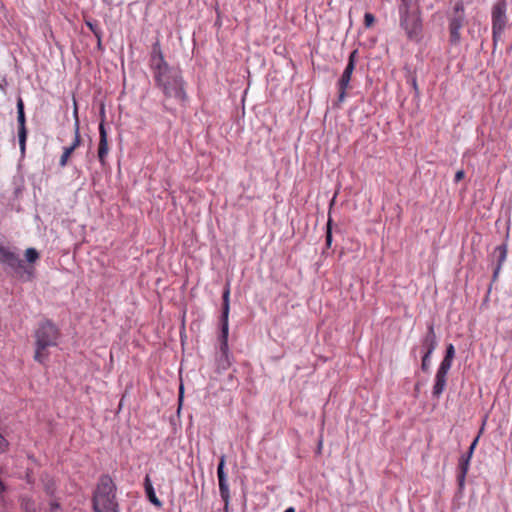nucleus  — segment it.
<instances>
[{
    "mask_svg": "<svg viewBox=\"0 0 512 512\" xmlns=\"http://www.w3.org/2000/svg\"><path fill=\"white\" fill-rule=\"evenodd\" d=\"M464 177H465V171L464 170H458L455 173V177H454L455 183L460 182L462 179H464Z\"/></svg>",
    "mask_w": 512,
    "mask_h": 512,
    "instance_id": "nucleus-30",
    "label": "nucleus"
},
{
    "mask_svg": "<svg viewBox=\"0 0 512 512\" xmlns=\"http://www.w3.org/2000/svg\"><path fill=\"white\" fill-rule=\"evenodd\" d=\"M117 486L109 474H102L92 496L94 512H119Z\"/></svg>",
    "mask_w": 512,
    "mask_h": 512,
    "instance_id": "nucleus-3",
    "label": "nucleus"
},
{
    "mask_svg": "<svg viewBox=\"0 0 512 512\" xmlns=\"http://www.w3.org/2000/svg\"><path fill=\"white\" fill-rule=\"evenodd\" d=\"M149 67L153 73L155 86L162 91L165 99H173L184 104L187 100V93L182 71L178 66H170L167 63L158 38L152 44Z\"/></svg>",
    "mask_w": 512,
    "mask_h": 512,
    "instance_id": "nucleus-1",
    "label": "nucleus"
},
{
    "mask_svg": "<svg viewBox=\"0 0 512 512\" xmlns=\"http://www.w3.org/2000/svg\"><path fill=\"white\" fill-rule=\"evenodd\" d=\"M225 461L226 457L225 455H222L219 459V463L217 466V477H218V483H219V492L221 499L224 502L225 509H228L229 501H230V492H229V486L227 483V474L225 472Z\"/></svg>",
    "mask_w": 512,
    "mask_h": 512,
    "instance_id": "nucleus-14",
    "label": "nucleus"
},
{
    "mask_svg": "<svg viewBox=\"0 0 512 512\" xmlns=\"http://www.w3.org/2000/svg\"><path fill=\"white\" fill-rule=\"evenodd\" d=\"M85 24L90 29V31L93 33V35L96 37V39L99 41H102V31L98 25V22L92 21V20H86Z\"/></svg>",
    "mask_w": 512,
    "mask_h": 512,
    "instance_id": "nucleus-21",
    "label": "nucleus"
},
{
    "mask_svg": "<svg viewBox=\"0 0 512 512\" xmlns=\"http://www.w3.org/2000/svg\"><path fill=\"white\" fill-rule=\"evenodd\" d=\"M74 116H75V123H74V140L69 148L71 150H76L82 143L81 135H80V124H79V118H78V111H77V105L75 104L74 108Z\"/></svg>",
    "mask_w": 512,
    "mask_h": 512,
    "instance_id": "nucleus-19",
    "label": "nucleus"
},
{
    "mask_svg": "<svg viewBox=\"0 0 512 512\" xmlns=\"http://www.w3.org/2000/svg\"><path fill=\"white\" fill-rule=\"evenodd\" d=\"M61 333L59 328L49 319L39 323L35 331V354L34 360L43 364L48 359L49 347L57 346Z\"/></svg>",
    "mask_w": 512,
    "mask_h": 512,
    "instance_id": "nucleus-4",
    "label": "nucleus"
},
{
    "mask_svg": "<svg viewBox=\"0 0 512 512\" xmlns=\"http://www.w3.org/2000/svg\"><path fill=\"white\" fill-rule=\"evenodd\" d=\"M471 457L462 454L458 460L457 466V483L460 490L464 488L466 475L469 470Z\"/></svg>",
    "mask_w": 512,
    "mask_h": 512,
    "instance_id": "nucleus-15",
    "label": "nucleus"
},
{
    "mask_svg": "<svg viewBox=\"0 0 512 512\" xmlns=\"http://www.w3.org/2000/svg\"><path fill=\"white\" fill-rule=\"evenodd\" d=\"M101 122L99 124V144H98V151L97 156L100 164L102 166L106 165V158L109 152L108 147V134L105 128V112L104 107L101 108Z\"/></svg>",
    "mask_w": 512,
    "mask_h": 512,
    "instance_id": "nucleus-12",
    "label": "nucleus"
},
{
    "mask_svg": "<svg viewBox=\"0 0 512 512\" xmlns=\"http://www.w3.org/2000/svg\"><path fill=\"white\" fill-rule=\"evenodd\" d=\"M39 257V252L35 248L30 247L25 250V258L28 262L27 265H33L39 259Z\"/></svg>",
    "mask_w": 512,
    "mask_h": 512,
    "instance_id": "nucleus-22",
    "label": "nucleus"
},
{
    "mask_svg": "<svg viewBox=\"0 0 512 512\" xmlns=\"http://www.w3.org/2000/svg\"><path fill=\"white\" fill-rule=\"evenodd\" d=\"M414 390H415L416 393L419 392V390H420V384L419 383L415 384Z\"/></svg>",
    "mask_w": 512,
    "mask_h": 512,
    "instance_id": "nucleus-37",
    "label": "nucleus"
},
{
    "mask_svg": "<svg viewBox=\"0 0 512 512\" xmlns=\"http://www.w3.org/2000/svg\"><path fill=\"white\" fill-rule=\"evenodd\" d=\"M398 14L421 12L419 0H397Z\"/></svg>",
    "mask_w": 512,
    "mask_h": 512,
    "instance_id": "nucleus-16",
    "label": "nucleus"
},
{
    "mask_svg": "<svg viewBox=\"0 0 512 512\" xmlns=\"http://www.w3.org/2000/svg\"><path fill=\"white\" fill-rule=\"evenodd\" d=\"M426 333L423 335L421 339V352L422 355H429L432 356V353L436 349L438 345V338L435 332V325L434 321H429L426 324Z\"/></svg>",
    "mask_w": 512,
    "mask_h": 512,
    "instance_id": "nucleus-13",
    "label": "nucleus"
},
{
    "mask_svg": "<svg viewBox=\"0 0 512 512\" xmlns=\"http://www.w3.org/2000/svg\"><path fill=\"white\" fill-rule=\"evenodd\" d=\"M58 509H60V504H59L58 502L54 501V502H51V503L49 504V510H50V512H54V511H56V510H58Z\"/></svg>",
    "mask_w": 512,
    "mask_h": 512,
    "instance_id": "nucleus-32",
    "label": "nucleus"
},
{
    "mask_svg": "<svg viewBox=\"0 0 512 512\" xmlns=\"http://www.w3.org/2000/svg\"><path fill=\"white\" fill-rule=\"evenodd\" d=\"M417 349H418V347H417V346H414V347L412 348V350H411V356H412L415 360H417V356H416V350H417Z\"/></svg>",
    "mask_w": 512,
    "mask_h": 512,
    "instance_id": "nucleus-35",
    "label": "nucleus"
},
{
    "mask_svg": "<svg viewBox=\"0 0 512 512\" xmlns=\"http://www.w3.org/2000/svg\"><path fill=\"white\" fill-rule=\"evenodd\" d=\"M484 425H485V423H483V424H482V427L480 428V430H479V432H478L477 436L474 438V440H473V441H472V443L470 444V446H469V448H468L467 452H466V453H464L465 455H469V457H471V458H472V455H473L474 450H475V448H476V446H477V444H478V442H479V439H480V437H481V434L483 433Z\"/></svg>",
    "mask_w": 512,
    "mask_h": 512,
    "instance_id": "nucleus-24",
    "label": "nucleus"
},
{
    "mask_svg": "<svg viewBox=\"0 0 512 512\" xmlns=\"http://www.w3.org/2000/svg\"><path fill=\"white\" fill-rule=\"evenodd\" d=\"M229 312H230V288L227 284L222 294V309L220 315V333L218 336L219 352L216 357L217 372L226 371L232 364V355L229 352Z\"/></svg>",
    "mask_w": 512,
    "mask_h": 512,
    "instance_id": "nucleus-2",
    "label": "nucleus"
},
{
    "mask_svg": "<svg viewBox=\"0 0 512 512\" xmlns=\"http://www.w3.org/2000/svg\"><path fill=\"white\" fill-rule=\"evenodd\" d=\"M97 45H98V48L101 49V41L97 40Z\"/></svg>",
    "mask_w": 512,
    "mask_h": 512,
    "instance_id": "nucleus-40",
    "label": "nucleus"
},
{
    "mask_svg": "<svg viewBox=\"0 0 512 512\" xmlns=\"http://www.w3.org/2000/svg\"><path fill=\"white\" fill-rule=\"evenodd\" d=\"M8 446L7 440L0 434V452H4Z\"/></svg>",
    "mask_w": 512,
    "mask_h": 512,
    "instance_id": "nucleus-31",
    "label": "nucleus"
},
{
    "mask_svg": "<svg viewBox=\"0 0 512 512\" xmlns=\"http://www.w3.org/2000/svg\"><path fill=\"white\" fill-rule=\"evenodd\" d=\"M73 152H74V150H71V148H69V147L63 148V153L59 160L60 167L63 168L68 164V160H69L70 156L73 154Z\"/></svg>",
    "mask_w": 512,
    "mask_h": 512,
    "instance_id": "nucleus-25",
    "label": "nucleus"
},
{
    "mask_svg": "<svg viewBox=\"0 0 512 512\" xmlns=\"http://www.w3.org/2000/svg\"><path fill=\"white\" fill-rule=\"evenodd\" d=\"M445 358H449V359H454L455 357V347L453 344H448L446 346V350H445V355H444Z\"/></svg>",
    "mask_w": 512,
    "mask_h": 512,
    "instance_id": "nucleus-29",
    "label": "nucleus"
},
{
    "mask_svg": "<svg viewBox=\"0 0 512 512\" xmlns=\"http://www.w3.org/2000/svg\"><path fill=\"white\" fill-rule=\"evenodd\" d=\"M163 108L167 111H172V109H170L166 103H163Z\"/></svg>",
    "mask_w": 512,
    "mask_h": 512,
    "instance_id": "nucleus-39",
    "label": "nucleus"
},
{
    "mask_svg": "<svg viewBox=\"0 0 512 512\" xmlns=\"http://www.w3.org/2000/svg\"><path fill=\"white\" fill-rule=\"evenodd\" d=\"M375 22H376L375 16L370 12H366L364 15L365 28H371L375 24Z\"/></svg>",
    "mask_w": 512,
    "mask_h": 512,
    "instance_id": "nucleus-27",
    "label": "nucleus"
},
{
    "mask_svg": "<svg viewBox=\"0 0 512 512\" xmlns=\"http://www.w3.org/2000/svg\"><path fill=\"white\" fill-rule=\"evenodd\" d=\"M5 485L3 483V481L0 479V493L4 492L5 491Z\"/></svg>",
    "mask_w": 512,
    "mask_h": 512,
    "instance_id": "nucleus-36",
    "label": "nucleus"
},
{
    "mask_svg": "<svg viewBox=\"0 0 512 512\" xmlns=\"http://www.w3.org/2000/svg\"><path fill=\"white\" fill-rule=\"evenodd\" d=\"M447 375L436 372L435 383L433 385L432 395L439 398L446 387Z\"/></svg>",
    "mask_w": 512,
    "mask_h": 512,
    "instance_id": "nucleus-18",
    "label": "nucleus"
},
{
    "mask_svg": "<svg viewBox=\"0 0 512 512\" xmlns=\"http://www.w3.org/2000/svg\"><path fill=\"white\" fill-rule=\"evenodd\" d=\"M452 362H453L452 359L443 357L437 372L447 375L452 366Z\"/></svg>",
    "mask_w": 512,
    "mask_h": 512,
    "instance_id": "nucleus-26",
    "label": "nucleus"
},
{
    "mask_svg": "<svg viewBox=\"0 0 512 512\" xmlns=\"http://www.w3.org/2000/svg\"><path fill=\"white\" fill-rule=\"evenodd\" d=\"M20 507L23 512H36L35 502L30 497H21Z\"/></svg>",
    "mask_w": 512,
    "mask_h": 512,
    "instance_id": "nucleus-20",
    "label": "nucleus"
},
{
    "mask_svg": "<svg viewBox=\"0 0 512 512\" xmlns=\"http://www.w3.org/2000/svg\"><path fill=\"white\" fill-rule=\"evenodd\" d=\"M17 123H18V140L21 154L23 155L26 150L27 128L26 116L24 111V102L21 97L17 99Z\"/></svg>",
    "mask_w": 512,
    "mask_h": 512,
    "instance_id": "nucleus-11",
    "label": "nucleus"
},
{
    "mask_svg": "<svg viewBox=\"0 0 512 512\" xmlns=\"http://www.w3.org/2000/svg\"><path fill=\"white\" fill-rule=\"evenodd\" d=\"M358 58V50H353L349 57L347 65L339 78L337 82L338 87V101L336 103L337 106H340V104L345 100L347 96V90L350 88V81L352 79L353 71L355 70L356 63Z\"/></svg>",
    "mask_w": 512,
    "mask_h": 512,
    "instance_id": "nucleus-9",
    "label": "nucleus"
},
{
    "mask_svg": "<svg viewBox=\"0 0 512 512\" xmlns=\"http://www.w3.org/2000/svg\"><path fill=\"white\" fill-rule=\"evenodd\" d=\"M183 393H184V386H183V384H181L179 387V402H181L183 399Z\"/></svg>",
    "mask_w": 512,
    "mask_h": 512,
    "instance_id": "nucleus-33",
    "label": "nucleus"
},
{
    "mask_svg": "<svg viewBox=\"0 0 512 512\" xmlns=\"http://www.w3.org/2000/svg\"><path fill=\"white\" fill-rule=\"evenodd\" d=\"M507 9V0H497L491 7L493 52L496 51L498 42L502 40L506 29L510 26Z\"/></svg>",
    "mask_w": 512,
    "mask_h": 512,
    "instance_id": "nucleus-6",
    "label": "nucleus"
},
{
    "mask_svg": "<svg viewBox=\"0 0 512 512\" xmlns=\"http://www.w3.org/2000/svg\"><path fill=\"white\" fill-rule=\"evenodd\" d=\"M0 264L3 265L6 271L12 272L24 282H30L36 276L33 265H26L17 253L2 244H0Z\"/></svg>",
    "mask_w": 512,
    "mask_h": 512,
    "instance_id": "nucleus-5",
    "label": "nucleus"
},
{
    "mask_svg": "<svg viewBox=\"0 0 512 512\" xmlns=\"http://www.w3.org/2000/svg\"><path fill=\"white\" fill-rule=\"evenodd\" d=\"M332 224L333 221L329 216L327 224H326V234H325V245L327 248L331 247L333 236H332Z\"/></svg>",
    "mask_w": 512,
    "mask_h": 512,
    "instance_id": "nucleus-23",
    "label": "nucleus"
},
{
    "mask_svg": "<svg viewBox=\"0 0 512 512\" xmlns=\"http://www.w3.org/2000/svg\"><path fill=\"white\" fill-rule=\"evenodd\" d=\"M144 489L147 499L156 507L160 508L162 507V502L159 500V498L155 494L154 487L152 485V482L150 480L149 475H146L144 479Z\"/></svg>",
    "mask_w": 512,
    "mask_h": 512,
    "instance_id": "nucleus-17",
    "label": "nucleus"
},
{
    "mask_svg": "<svg viewBox=\"0 0 512 512\" xmlns=\"http://www.w3.org/2000/svg\"><path fill=\"white\" fill-rule=\"evenodd\" d=\"M448 21V42L452 46H458L461 43V29L468 24L465 5L462 0H458L451 11L447 13Z\"/></svg>",
    "mask_w": 512,
    "mask_h": 512,
    "instance_id": "nucleus-7",
    "label": "nucleus"
},
{
    "mask_svg": "<svg viewBox=\"0 0 512 512\" xmlns=\"http://www.w3.org/2000/svg\"><path fill=\"white\" fill-rule=\"evenodd\" d=\"M430 363H431V356L429 355H422V361H421V370L425 373H427L430 369Z\"/></svg>",
    "mask_w": 512,
    "mask_h": 512,
    "instance_id": "nucleus-28",
    "label": "nucleus"
},
{
    "mask_svg": "<svg viewBox=\"0 0 512 512\" xmlns=\"http://www.w3.org/2000/svg\"><path fill=\"white\" fill-rule=\"evenodd\" d=\"M507 252H508V246H507V243L504 242L501 245H498L497 247H495L494 251L490 255V260L493 265V274H492L491 283L489 284L484 302H487L489 299V294L492 290L493 283L497 281L499 273L502 269V265L506 261Z\"/></svg>",
    "mask_w": 512,
    "mask_h": 512,
    "instance_id": "nucleus-10",
    "label": "nucleus"
},
{
    "mask_svg": "<svg viewBox=\"0 0 512 512\" xmlns=\"http://www.w3.org/2000/svg\"><path fill=\"white\" fill-rule=\"evenodd\" d=\"M412 86H413V88L415 90V93L418 94L419 90H418V86H417V82H416L415 78L412 80Z\"/></svg>",
    "mask_w": 512,
    "mask_h": 512,
    "instance_id": "nucleus-34",
    "label": "nucleus"
},
{
    "mask_svg": "<svg viewBox=\"0 0 512 512\" xmlns=\"http://www.w3.org/2000/svg\"><path fill=\"white\" fill-rule=\"evenodd\" d=\"M284 512H295V509L293 507H289Z\"/></svg>",
    "mask_w": 512,
    "mask_h": 512,
    "instance_id": "nucleus-38",
    "label": "nucleus"
},
{
    "mask_svg": "<svg viewBox=\"0 0 512 512\" xmlns=\"http://www.w3.org/2000/svg\"><path fill=\"white\" fill-rule=\"evenodd\" d=\"M399 26L409 41L420 43L423 39L422 11L399 15Z\"/></svg>",
    "mask_w": 512,
    "mask_h": 512,
    "instance_id": "nucleus-8",
    "label": "nucleus"
}]
</instances>
